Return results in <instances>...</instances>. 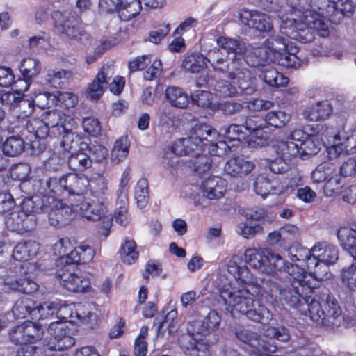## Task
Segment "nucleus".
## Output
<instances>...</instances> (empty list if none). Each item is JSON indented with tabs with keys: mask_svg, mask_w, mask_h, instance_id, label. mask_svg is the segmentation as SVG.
I'll list each match as a JSON object with an SVG mask.
<instances>
[{
	"mask_svg": "<svg viewBox=\"0 0 356 356\" xmlns=\"http://www.w3.org/2000/svg\"><path fill=\"white\" fill-rule=\"evenodd\" d=\"M136 244L133 240H127L122 245L120 250V257L124 263L131 264L138 257V252L136 250Z\"/></svg>",
	"mask_w": 356,
	"mask_h": 356,
	"instance_id": "59",
	"label": "nucleus"
},
{
	"mask_svg": "<svg viewBox=\"0 0 356 356\" xmlns=\"http://www.w3.org/2000/svg\"><path fill=\"white\" fill-rule=\"evenodd\" d=\"M291 115L284 111H270L265 116V121L269 125L275 128L285 126L290 120Z\"/></svg>",
	"mask_w": 356,
	"mask_h": 356,
	"instance_id": "58",
	"label": "nucleus"
},
{
	"mask_svg": "<svg viewBox=\"0 0 356 356\" xmlns=\"http://www.w3.org/2000/svg\"><path fill=\"white\" fill-rule=\"evenodd\" d=\"M35 106L45 109L56 105L58 99L56 96L47 91H40L34 95L32 99Z\"/></svg>",
	"mask_w": 356,
	"mask_h": 356,
	"instance_id": "61",
	"label": "nucleus"
},
{
	"mask_svg": "<svg viewBox=\"0 0 356 356\" xmlns=\"http://www.w3.org/2000/svg\"><path fill=\"white\" fill-rule=\"evenodd\" d=\"M337 237L343 248L356 259V223L351 227L340 228L337 232Z\"/></svg>",
	"mask_w": 356,
	"mask_h": 356,
	"instance_id": "32",
	"label": "nucleus"
},
{
	"mask_svg": "<svg viewBox=\"0 0 356 356\" xmlns=\"http://www.w3.org/2000/svg\"><path fill=\"white\" fill-rule=\"evenodd\" d=\"M236 338L244 344L247 345L250 350H256L260 336L255 332L243 329L236 332Z\"/></svg>",
	"mask_w": 356,
	"mask_h": 356,
	"instance_id": "62",
	"label": "nucleus"
},
{
	"mask_svg": "<svg viewBox=\"0 0 356 356\" xmlns=\"http://www.w3.org/2000/svg\"><path fill=\"white\" fill-rule=\"evenodd\" d=\"M20 276L15 277L7 275L4 278L3 285L8 289L22 293L30 294L38 291L39 285L33 279L35 266L31 263H24L21 265Z\"/></svg>",
	"mask_w": 356,
	"mask_h": 356,
	"instance_id": "6",
	"label": "nucleus"
},
{
	"mask_svg": "<svg viewBox=\"0 0 356 356\" xmlns=\"http://www.w3.org/2000/svg\"><path fill=\"white\" fill-rule=\"evenodd\" d=\"M286 38L280 35H273L267 38L263 44L257 48L254 54L259 58L257 63L254 65H263L264 63L270 62L277 54L286 49Z\"/></svg>",
	"mask_w": 356,
	"mask_h": 356,
	"instance_id": "16",
	"label": "nucleus"
},
{
	"mask_svg": "<svg viewBox=\"0 0 356 356\" xmlns=\"http://www.w3.org/2000/svg\"><path fill=\"white\" fill-rule=\"evenodd\" d=\"M240 19L243 24L260 32H268L273 29L270 17L255 10H242Z\"/></svg>",
	"mask_w": 356,
	"mask_h": 356,
	"instance_id": "21",
	"label": "nucleus"
},
{
	"mask_svg": "<svg viewBox=\"0 0 356 356\" xmlns=\"http://www.w3.org/2000/svg\"><path fill=\"white\" fill-rule=\"evenodd\" d=\"M140 0H129L124 3H120L118 10L120 19L122 21H129L138 15L142 8Z\"/></svg>",
	"mask_w": 356,
	"mask_h": 356,
	"instance_id": "44",
	"label": "nucleus"
},
{
	"mask_svg": "<svg viewBox=\"0 0 356 356\" xmlns=\"http://www.w3.org/2000/svg\"><path fill=\"white\" fill-rule=\"evenodd\" d=\"M274 148L278 156L291 162L297 156L300 157L299 145L293 141L280 140L275 145Z\"/></svg>",
	"mask_w": 356,
	"mask_h": 356,
	"instance_id": "37",
	"label": "nucleus"
},
{
	"mask_svg": "<svg viewBox=\"0 0 356 356\" xmlns=\"http://www.w3.org/2000/svg\"><path fill=\"white\" fill-rule=\"evenodd\" d=\"M258 120L259 118L255 116H246L241 126L244 131L246 132V136L254 134L258 140V142H256L257 144L260 146H265L268 144V140L261 135L259 136L263 127L261 123Z\"/></svg>",
	"mask_w": 356,
	"mask_h": 356,
	"instance_id": "40",
	"label": "nucleus"
},
{
	"mask_svg": "<svg viewBox=\"0 0 356 356\" xmlns=\"http://www.w3.org/2000/svg\"><path fill=\"white\" fill-rule=\"evenodd\" d=\"M89 190L90 195L98 200H104V197L108 194V181L99 174L92 175L88 179L86 191Z\"/></svg>",
	"mask_w": 356,
	"mask_h": 356,
	"instance_id": "35",
	"label": "nucleus"
},
{
	"mask_svg": "<svg viewBox=\"0 0 356 356\" xmlns=\"http://www.w3.org/2000/svg\"><path fill=\"white\" fill-rule=\"evenodd\" d=\"M88 156L91 161L95 162H101L108 156L107 149L99 144H89L87 143V148H84Z\"/></svg>",
	"mask_w": 356,
	"mask_h": 356,
	"instance_id": "63",
	"label": "nucleus"
},
{
	"mask_svg": "<svg viewBox=\"0 0 356 356\" xmlns=\"http://www.w3.org/2000/svg\"><path fill=\"white\" fill-rule=\"evenodd\" d=\"M225 180L220 177H209L202 184L203 197L197 195L194 197V203L197 207L204 208L208 206V200L221 198L225 192Z\"/></svg>",
	"mask_w": 356,
	"mask_h": 356,
	"instance_id": "15",
	"label": "nucleus"
},
{
	"mask_svg": "<svg viewBox=\"0 0 356 356\" xmlns=\"http://www.w3.org/2000/svg\"><path fill=\"white\" fill-rule=\"evenodd\" d=\"M19 71L23 79L15 81V86L18 88L17 84L24 85L23 88H19L20 91L24 92L29 89L32 80L40 72L41 63L38 59L31 57L26 58L21 62Z\"/></svg>",
	"mask_w": 356,
	"mask_h": 356,
	"instance_id": "22",
	"label": "nucleus"
},
{
	"mask_svg": "<svg viewBox=\"0 0 356 356\" xmlns=\"http://www.w3.org/2000/svg\"><path fill=\"white\" fill-rule=\"evenodd\" d=\"M35 201V196L26 197L21 203V209L13 211L8 217L6 218L5 224L7 228L19 234H24L33 231L37 225V220L35 213H38L36 205L33 204L34 207L31 209H26L25 204L27 202Z\"/></svg>",
	"mask_w": 356,
	"mask_h": 356,
	"instance_id": "4",
	"label": "nucleus"
},
{
	"mask_svg": "<svg viewBox=\"0 0 356 356\" xmlns=\"http://www.w3.org/2000/svg\"><path fill=\"white\" fill-rule=\"evenodd\" d=\"M243 65H238L236 69L229 71L228 78L236 83L241 92L250 95L256 91L255 79L252 73Z\"/></svg>",
	"mask_w": 356,
	"mask_h": 356,
	"instance_id": "20",
	"label": "nucleus"
},
{
	"mask_svg": "<svg viewBox=\"0 0 356 356\" xmlns=\"http://www.w3.org/2000/svg\"><path fill=\"white\" fill-rule=\"evenodd\" d=\"M27 202L24 207L26 209H33L35 204L38 213H47L50 225L55 228L68 225L74 218L72 208L54 195H35V201Z\"/></svg>",
	"mask_w": 356,
	"mask_h": 356,
	"instance_id": "3",
	"label": "nucleus"
},
{
	"mask_svg": "<svg viewBox=\"0 0 356 356\" xmlns=\"http://www.w3.org/2000/svg\"><path fill=\"white\" fill-rule=\"evenodd\" d=\"M39 248V244L34 241L19 243L13 250V257L17 261H26L37 255Z\"/></svg>",
	"mask_w": 356,
	"mask_h": 356,
	"instance_id": "34",
	"label": "nucleus"
},
{
	"mask_svg": "<svg viewBox=\"0 0 356 356\" xmlns=\"http://www.w3.org/2000/svg\"><path fill=\"white\" fill-rule=\"evenodd\" d=\"M309 300L301 305L300 312L307 314L310 318L326 327L353 326L355 321L349 316H342L341 310L336 298L327 293L321 296L312 298L307 296Z\"/></svg>",
	"mask_w": 356,
	"mask_h": 356,
	"instance_id": "1",
	"label": "nucleus"
},
{
	"mask_svg": "<svg viewBox=\"0 0 356 356\" xmlns=\"http://www.w3.org/2000/svg\"><path fill=\"white\" fill-rule=\"evenodd\" d=\"M54 28L58 33L71 40H81L87 34L81 30L78 21L69 13L54 11L51 14Z\"/></svg>",
	"mask_w": 356,
	"mask_h": 356,
	"instance_id": "12",
	"label": "nucleus"
},
{
	"mask_svg": "<svg viewBox=\"0 0 356 356\" xmlns=\"http://www.w3.org/2000/svg\"><path fill=\"white\" fill-rule=\"evenodd\" d=\"M195 330H197V327L192 322H190L187 326V333L181 334L178 339L181 349L189 350L195 348L197 341L195 335L200 334Z\"/></svg>",
	"mask_w": 356,
	"mask_h": 356,
	"instance_id": "51",
	"label": "nucleus"
},
{
	"mask_svg": "<svg viewBox=\"0 0 356 356\" xmlns=\"http://www.w3.org/2000/svg\"><path fill=\"white\" fill-rule=\"evenodd\" d=\"M236 232L244 238H254L257 234L263 232L260 224L253 222H241L238 223Z\"/></svg>",
	"mask_w": 356,
	"mask_h": 356,
	"instance_id": "56",
	"label": "nucleus"
},
{
	"mask_svg": "<svg viewBox=\"0 0 356 356\" xmlns=\"http://www.w3.org/2000/svg\"><path fill=\"white\" fill-rule=\"evenodd\" d=\"M67 118H72L65 115L61 111H51L44 115L43 120L44 123L51 129L56 128L58 133L61 135L62 125L64 124V122H66V123L69 122L67 120Z\"/></svg>",
	"mask_w": 356,
	"mask_h": 356,
	"instance_id": "50",
	"label": "nucleus"
},
{
	"mask_svg": "<svg viewBox=\"0 0 356 356\" xmlns=\"http://www.w3.org/2000/svg\"><path fill=\"white\" fill-rule=\"evenodd\" d=\"M219 134L231 141L244 140L246 137V132L244 131L241 124H237L223 126L220 129Z\"/></svg>",
	"mask_w": 356,
	"mask_h": 356,
	"instance_id": "54",
	"label": "nucleus"
},
{
	"mask_svg": "<svg viewBox=\"0 0 356 356\" xmlns=\"http://www.w3.org/2000/svg\"><path fill=\"white\" fill-rule=\"evenodd\" d=\"M88 178L84 175L76 173H68L60 177V184L63 186V192L68 195L81 197L86 192Z\"/></svg>",
	"mask_w": 356,
	"mask_h": 356,
	"instance_id": "23",
	"label": "nucleus"
},
{
	"mask_svg": "<svg viewBox=\"0 0 356 356\" xmlns=\"http://www.w3.org/2000/svg\"><path fill=\"white\" fill-rule=\"evenodd\" d=\"M135 199L139 208L146 207L149 202V187L146 179L142 178L138 180L135 188Z\"/></svg>",
	"mask_w": 356,
	"mask_h": 356,
	"instance_id": "55",
	"label": "nucleus"
},
{
	"mask_svg": "<svg viewBox=\"0 0 356 356\" xmlns=\"http://www.w3.org/2000/svg\"><path fill=\"white\" fill-rule=\"evenodd\" d=\"M312 251L318 260L327 266L334 264L339 259V250L334 245L319 243L312 248Z\"/></svg>",
	"mask_w": 356,
	"mask_h": 356,
	"instance_id": "33",
	"label": "nucleus"
},
{
	"mask_svg": "<svg viewBox=\"0 0 356 356\" xmlns=\"http://www.w3.org/2000/svg\"><path fill=\"white\" fill-rule=\"evenodd\" d=\"M316 131L309 135V136L302 140L299 147L300 157L305 159L306 156H313L318 154L321 147V140L318 136L325 138H336L337 134L333 128L329 129L325 124L317 125Z\"/></svg>",
	"mask_w": 356,
	"mask_h": 356,
	"instance_id": "14",
	"label": "nucleus"
},
{
	"mask_svg": "<svg viewBox=\"0 0 356 356\" xmlns=\"http://www.w3.org/2000/svg\"><path fill=\"white\" fill-rule=\"evenodd\" d=\"M312 279L310 273H305L302 277L291 278L290 284L284 286L275 285L270 291L279 292V300L283 305L300 310L301 305L309 300L307 296L314 293L316 288V284H312Z\"/></svg>",
	"mask_w": 356,
	"mask_h": 356,
	"instance_id": "2",
	"label": "nucleus"
},
{
	"mask_svg": "<svg viewBox=\"0 0 356 356\" xmlns=\"http://www.w3.org/2000/svg\"><path fill=\"white\" fill-rule=\"evenodd\" d=\"M254 168V164L243 157H234L230 159L225 165L224 170L231 177H242L250 172Z\"/></svg>",
	"mask_w": 356,
	"mask_h": 356,
	"instance_id": "28",
	"label": "nucleus"
},
{
	"mask_svg": "<svg viewBox=\"0 0 356 356\" xmlns=\"http://www.w3.org/2000/svg\"><path fill=\"white\" fill-rule=\"evenodd\" d=\"M41 192L43 197L44 195H55L63 193V186L60 184V177H49L46 180L41 182Z\"/></svg>",
	"mask_w": 356,
	"mask_h": 356,
	"instance_id": "60",
	"label": "nucleus"
},
{
	"mask_svg": "<svg viewBox=\"0 0 356 356\" xmlns=\"http://www.w3.org/2000/svg\"><path fill=\"white\" fill-rule=\"evenodd\" d=\"M218 290L225 305L242 314L245 313L254 300L248 290L233 288L230 284L220 283Z\"/></svg>",
	"mask_w": 356,
	"mask_h": 356,
	"instance_id": "7",
	"label": "nucleus"
},
{
	"mask_svg": "<svg viewBox=\"0 0 356 356\" xmlns=\"http://www.w3.org/2000/svg\"><path fill=\"white\" fill-rule=\"evenodd\" d=\"M262 80L273 87L285 86L289 83V79L274 67H266L260 75Z\"/></svg>",
	"mask_w": 356,
	"mask_h": 356,
	"instance_id": "45",
	"label": "nucleus"
},
{
	"mask_svg": "<svg viewBox=\"0 0 356 356\" xmlns=\"http://www.w3.org/2000/svg\"><path fill=\"white\" fill-rule=\"evenodd\" d=\"M245 262L252 268L266 273L268 263H269V256L261 249L249 248L245 252Z\"/></svg>",
	"mask_w": 356,
	"mask_h": 356,
	"instance_id": "30",
	"label": "nucleus"
},
{
	"mask_svg": "<svg viewBox=\"0 0 356 356\" xmlns=\"http://www.w3.org/2000/svg\"><path fill=\"white\" fill-rule=\"evenodd\" d=\"M57 311L58 304L54 302H44L39 305H35L32 318L44 319L56 314Z\"/></svg>",
	"mask_w": 356,
	"mask_h": 356,
	"instance_id": "57",
	"label": "nucleus"
},
{
	"mask_svg": "<svg viewBox=\"0 0 356 356\" xmlns=\"http://www.w3.org/2000/svg\"><path fill=\"white\" fill-rule=\"evenodd\" d=\"M95 256L94 250L89 245H81L75 248L69 254L61 257L58 259L60 264H86L91 261Z\"/></svg>",
	"mask_w": 356,
	"mask_h": 356,
	"instance_id": "25",
	"label": "nucleus"
},
{
	"mask_svg": "<svg viewBox=\"0 0 356 356\" xmlns=\"http://www.w3.org/2000/svg\"><path fill=\"white\" fill-rule=\"evenodd\" d=\"M110 67L103 66L92 82L88 86L87 97L91 99H98L107 86L106 76Z\"/></svg>",
	"mask_w": 356,
	"mask_h": 356,
	"instance_id": "31",
	"label": "nucleus"
},
{
	"mask_svg": "<svg viewBox=\"0 0 356 356\" xmlns=\"http://www.w3.org/2000/svg\"><path fill=\"white\" fill-rule=\"evenodd\" d=\"M165 97L169 103L174 107L186 108L189 102L187 93L177 86H169L165 90Z\"/></svg>",
	"mask_w": 356,
	"mask_h": 356,
	"instance_id": "39",
	"label": "nucleus"
},
{
	"mask_svg": "<svg viewBox=\"0 0 356 356\" xmlns=\"http://www.w3.org/2000/svg\"><path fill=\"white\" fill-rule=\"evenodd\" d=\"M193 159L190 160L189 167L195 172L202 175L209 171L211 166V160L209 156L203 154L202 152L195 154Z\"/></svg>",
	"mask_w": 356,
	"mask_h": 356,
	"instance_id": "52",
	"label": "nucleus"
},
{
	"mask_svg": "<svg viewBox=\"0 0 356 356\" xmlns=\"http://www.w3.org/2000/svg\"><path fill=\"white\" fill-rule=\"evenodd\" d=\"M69 168L74 171H84L92 166L91 161L84 150L72 153L67 159Z\"/></svg>",
	"mask_w": 356,
	"mask_h": 356,
	"instance_id": "43",
	"label": "nucleus"
},
{
	"mask_svg": "<svg viewBox=\"0 0 356 356\" xmlns=\"http://www.w3.org/2000/svg\"><path fill=\"white\" fill-rule=\"evenodd\" d=\"M244 315L249 320L257 323H264V322H268L271 319L270 311L257 300H254Z\"/></svg>",
	"mask_w": 356,
	"mask_h": 356,
	"instance_id": "38",
	"label": "nucleus"
},
{
	"mask_svg": "<svg viewBox=\"0 0 356 356\" xmlns=\"http://www.w3.org/2000/svg\"><path fill=\"white\" fill-rule=\"evenodd\" d=\"M35 302L29 298H22L18 299L14 304L12 312L17 318H24L28 315L32 316L35 309Z\"/></svg>",
	"mask_w": 356,
	"mask_h": 356,
	"instance_id": "46",
	"label": "nucleus"
},
{
	"mask_svg": "<svg viewBox=\"0 0 356 356\" xmlns=\"http://www.w3.org/2000/svg\"><path fill=\"white\" fill-rule=\"evenodd\" d=\"M216 42L218 46L229 56V63H227L228 70H233L238 65H243L248 47L244 41L238 38L219 36Z\"/></svg>",
	"mask_w": 356,
	"mask_h": 356,
	"instance_id": "10",
	"label": "nucleus"
},
{
	"mask_svg": "<svg viewBox=\"0 0 356 356\" xmlns=\"http://www.w3.org/2000/svg\"><path fill=\"white\" fill-rule=\"evenodd\" d=\"M312 0H286L287 5L298 13V17H303L312 27L323 31L322 34L326 33L327 23L321 17L318 13L312 10Z\"/></svg>",
	"mask_w": 356,
	"mask_h": 356,
	"instance_id": "13",
	"label": "nucleus"
},
{
	"mask_svg": "<svg viewBox=\"0 0 356 356\" xmlns=\"http://www.w3.org/2000/svg\"><path fill=\"white\" fill-rule=\"evenodd\" d=\"M307 264L308 270L312 272L316 280H323L327 277V268L324 266V270L321 268L323 267L322 262L318 260V257L315 255V252L312 251V248L309 251V256L304 261Z\"/></svg>",
	"mask_w": 356,
	"mask_h": 356,
	"instance_id": "47",
	"label": "nucleus"
},
{
	"mask_svg": "<svg viewBox=\"0 0 356 356\" xmlns=\"http://www.w3.org/2000/svg\"><path fill=\"white\" fill-rule=\"evenodd\" d=\"M213 89L216 94L220 97H231L237 93L236 88L229 81L224 79L216 81Z\"/></svg>",
	"mask_w": 356,
	"mask_h": 356,
	"instance_id": "64",
	"label": "nucleus"
},
{
	"mask_svg": "<svg viewBox=\"0 0 356 356\" xmlns=\"http://www.w3.org/2000/svg\"><path fill=\"white\" fill-rule=\"evenodd\" d=\"M47 346L49 350L63 351L75 344V339L71 336V330L66 322L56 321L50 323L48 327Z\"/></svg>",
	"mask_w": 356,
	"mask_h": 356,
	"instance_id": "9",
	"label": "nucleus"
},
{
	"mask_svg": "<svg viewBox=\"0 0 356 356\" xmlns=\"http://www.w3.org/2000/svg\"><path fill=\"white\" fill-rule=\"evenodd\" d=\"M206 66V57L197 53L185 55L181 67L185 72L198 73Z\"/></svg>",
	"mask_w": 356,
	"mask_h": 356,
	"instance_id": "41",
	"label": "nucleus"
},
{
	"mask_svg": "<svg viewBox=\"0 0 356 356\" xmlns=\"http://www.w3.org/2000/svg\"><path fill=\"white\" fill-rule=\"evenodd\" d=\"M81 214L88 220L97 221L102 220L103 232L102 234L104 237L109 235L110 229L113 224V218L106 216L107 209L104 200H91L84 202L80 207Z\"/></svg>",
	"mask_w": 356,
	"mask_h": 356,
	"instance_id": "11",
	"label": "nucleus"
},
{
	"mask_svg": "<svg viewBox=\"0 0 356 356\" xmlns=\"http://www.w3.org/2000/svg\"><path fill=\"white\" fill-rule=\"evenodd\" d=\"M56 277L60 284L67 291L79 293L84 292L90 286V282L86 277L75 273V266L70 264H60L57 261Z\"/></svg>",
	"mask_w": 356,
	"mask_h": 356,
	"instance_id": "8",
	"label": "nucleus"
},
{
	"mask_svg": "<svg viewBox=\"0 0 356 356\" xmlns=\"http://www.w3.org/2000/svg\"><path fill=\"white\" fill-rule=\"evenodd\" d=\"M270 62L286 68H297L300 66V59L295 54L287 52L286 49L277 54Z\"/></svg>",
	"mask_w": 356,
	"mask_h": 356,
	"instance_id": "53",
	"label": "nucleus"
},
{
	"mask_svg": "<svg viewBox=\"0 0 356 356\" xmlns=\"http://www.w3.org/2000/svg\"><path fill=\"white\" fill-rule=\"evenodd\" d=\"M264 335L268 340L261 339L260 337L256 350H249V353L258 352L260 354H264L263 353L264 351L275 353L277 349V346L273 340L286 342L290 339L289 331L284 327H269L264 330Z\"/></svg>",
	"mask_w": 356,
	"mask_h": 356,
	"instance_id": "17",
	"label": "nucleus"
},
{
	"mask_svg": "<svg viewBox=\"0 0 356 356\" xmlns=\"http://www.w3.org/2000/svg\"><path fill=\"white\" fill-rule=\"evenodd\" d=\"M332 113V107L327 101L319 102L304 111V117L309 121L325 120Z\"/></svg>",
	"mask_w": 356,
	"mask_h": 356,
	"instance_id": "36",
	"label": "nucleus"
},
{
	"mask_svg": "<svg viewBox=\"0 0 356 356\" xmlns=\"http://www.w3.org/2000/svg\"><path fill=\"white\" fill-rule=\"evenodd\" d=\"M221 321V317L215 310H210L202 321H192L197 327V332L205 334L217 328Z\"/></svg>",
	"mask_w": 356,
	"mask_h": 356,
	"instance_id": "42",
	"label": "nucleus"
},
{
	"mask_svg": "<svg viewBox=\"0 0 356 356\" xmlns=\"http://www.w3.org/2000/svg\"><path fill=\"white\" fill-rule=\"evenodd\" d=\"M227 269L236 280L244 283L252 282V275L241 256H233L227 263Z\"/></svg>",
	"mask_w": 356,
	"mask_h": 356,
	"instance_id": "27",
	"label": "nucleus"
},
{
	"mask_svg": "<svg viewBox=\"0 0 356 356\" xmlns=\"http://www.w3.org/2000/svg\"><path fill=\"white\" fill-rule=\"evenodd\" d=\"M266 274L276 275L278 272H285L293 277H302V275L307 273L305 268L300 267L298 264L293 265L285 261L279 254H270L269 256Z\"/></svg>",
	"mask_w": 356,
	"mask_h": 356,
	"instance_id": "19",
	"label": "nucleus"
},
{
	"mask_svg": "<svg viewBox=\"0 0 356 356\" xmlns=\"http://www.w3.org/2000/svg\"><path fill=\"white\" fill-rule=\"evenodd\" d=\"M24 149V142L22 138L13 136L8 138L3 144L2 151L8 156H16Z\"/></svg>",
	"mask_w": 356,
	"mask_h": 356,
	"instance_id": "48",
	"label": "nucleus"
},
{
	"mask_svg": "<svg viewBox=\"0 0 356 356\" xmlns=\"http://www.w3.org/2000/svg\"><path fill=\"white\" fill-rule=\"evenodd\" d=\"M354 5L352 1H337L328 5L325 15L329 17V20L333 24H339L344 16H350L354 10Z\"/></svg>",
	"mask_w": 356,
	"mask_h": 356,
	"instance_id": "26",
	"label": "nucleus"
},
{
	"mask_svg": "<svg viewBox=\"0 0 356 356\" xmlns=\"http://www.w3.org/2000/svg\"><path fill=\"white\" fill-rule=\"evenodd\" d=\"M218 135L217 131L211 125L200 123L193 127L190 131L189 138L195 143V148L200 149L201 146H207V142H212Z\"/></svg>",
	"mask_w": 356,
	"mask_h": 356,
	"instance_id": "24",
	"label": "nucleus"
},
{
	"mask_svg": "<svg viewBox=\"0 0 356 356\" xmlns=\"http://www.w3.org/2000/svg\"><path fill=\"white\" fill-rule=\"evenodd\" d=\"M74 322L79 321L89 328H94L98 323L97 315L93 312V308L89 303H77L74 306Z\"/></svg>",
	"mask_w": 356,
	"mask_h": 356,
	"instance_id": "29",
	"label": "nucleus"
},
{
	"mask_svg": "<svg viewBox=\"0 0 356 356\" xmlns=\"http://www.w3.org/2000/svg\"><path fill=\"white\" fill-rule=\"evenodd\" d=\"M280 31L288 38L302 43L311 42L314 39V31H316L320 36L328 35V26L327 25L326 33L323 35V31L318 30L310 26L303 19L299 17L296 19L293 17H286L283 19L280 25Z\"/></svg>",
	"mask_w": 356,
	"mask_h": 356,
	"instance_id": "5",
	"label": "nucleus"
},
{
	"mask_svg": "<svg viewBox=\"0 0 356 356\" xmlns=\"http://www.w3.org/2000/svg\"><path fill=\"white\" fill-rule=\"evenodd\" d=\"M129 142L127 137H121L115 142L111 151V159L115 163L124 160L129 154Z\"/></svg>",
	"mask_w": 356,
	"mask_h": 356,
	"instance_id": "49",
	"label": "nucleus"
},
{
	"mask_svg": "<svg viewBox=\"0 0 356 356\" xmlns=\"http://www.w3.org/2000/svg\"><path fill=\"white\" fill-rule=\"evenodd\" d=\"M69 122L62 125L61 134H64L60 142V147L63 149V152L74 153L78 150H84L87 148V142L83 140L82 138L76 133L73 132V129L76 127V124L72 118H67Z\"/></svg>",
	"mask_w": 356,
	"mask_h": 356,
	"instance_id": "18",
	"label": "nucleus"
}]
</instances>
